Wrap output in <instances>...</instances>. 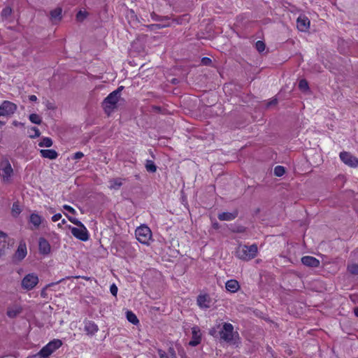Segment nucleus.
<instances>
[{"instance_id":"44","label":"nucleus","mask_w":358,"mask_h":358,"mask_svg":"<svg viewBox=\"0 0 358 358\" xmlns=\"http://www.w3.org/2000/svg\"><path fill=\"white\" fill-rule=\"evenodd\" d=\"M117 290H118L117 287L115 284H113L110 285V293L113 294V296H117Z\"/></svg>"},{"instance_id":"14","label":"nucleus","mask_w":358,"mask_h":358,"mask_svg":"<svg viewBox=\"0 0 358 358\" xmlns=\"http://www.w3.org/2000/svg\"><path fill=\"white\" fill-rule=\"evenodd\" d=\"M84 329L87 334L94 335L98 331L99 328L94 322L85 321Z\"/></svg>"},{"instance_id":"33","label":"nucleus","mask_w":358,"mask_h":358,"mask_svg":"<svg viewBox=\"0 0 358 358\" xmlns=\"http://www.w3.org/2000/svg\"><path fill=\"white\" fill-rule=\"evenodd\" d=\"M52 140L49 137H45L42 139V141L38 143L40 147H51L52 145Z\"/></svg>"},{"instance_id":"46","label":"nucleus","mask_w":358,"mask_h":358,"mask_svg":"<svg viewBox=\"0 0 358 358\" xmlns=\"http://www.w3.org/2000/svg\"><path fill=\"white\" fill-rule=\"evenodd\" d=\"M211 62V59L208 57H203L201 59L202 64L206 66L210 65Z\"/></svg>"},{"instance_id":"47","label":"nucleus","mask_w":358,"mask_h":358,"mask_svg":"<svg viewBox=\"0 0 358 358\" xmlns=\"http://www.w3.org/2000/svg\"><path fill=\"white\" fill-rule=\"evenodd\" d=\"M84 156V154L82 152H77L74 154L73 159H80Z\"/></svg>"},{"instance_id":"45","label":"nucleus","mask_w":358,"mask_h":358,"mask_svg":"<svg viewBox=\"0 0 358 358\" xmlns=\"http://www.w3.org/2000/svg\"><path fill=\"white\" fill-rule=\"evenodd\" d=\"M63 208H64V209L66 210L67 211H69V213H71L72 214H76V213L75 209L69 205H64L63 206Z\"/></svg>"},{"instance_id":"6","label":"nucleus","mask_w":358,"mask_h":358,"mask_svg":"<svg viewBox=\"0 0 358 358\" xmlns=\"http://www.w3.org/2000/svg\"><path fill=\"white\" fill-rule=\"evenodd\" d=\"M68 227L71 230V234L76 238L83 241H86L89 239L88 231L84 225L83 227H78V228L69 225Z\"/></svg>"},{"instance_id":"43","label":"nucleus","mask_w":358,"mask_h":358,"mask_svg":"<svg viewBox=\"0 0 358 358\" xmlns=\"http://www.w3.org/2000/svg\"><path fill=\"white\" fill-rule=\"evenodd\" d=\"M31 130L33 131L34 132V134L33 135H30L29 136L30 138H34L40 136L41 132L38 128L34 127L31 128Z\"/></svg>"},{"instance_id":"49","label":"nucleus","mask_w":358,"mask_h":358,"mask_svg":"<svg viewBox=\"0 0 358 358\" xmlns=\"http://www.w3.org/2000/svg\"><path fill=\"white\" fill-rule=\"evenodd\" d=\"M13 124L15 127H23L24 126V124L20 122H18L17 120H15L13 122Z\"/></svg>"},{"instance_id":"3","label":"nucleus","mask_w":358,"mask_h":358,"mask_svg":"<svg viewBox=\"0 0 358 358\" xmlns=\"http://www.w3.org/2000/svg\"><path fill=\"white\" fill-rule=\"evenodd\" d=\"M135 235L136 239L143 244H148L152 238L151 230L145 225L138 227L135 231Z\"/></svg>"},{"instance_id":"20","label":"nucleus","mask_w":358,"mask_h":358,"mask_svg":"<svg viewBox=\"0 0 358 358\" xmlns=\"http://www.w3.org/2000/svg\"><path fill=\"white\" fill-rule=\"evenodd\" d=\"M50 20L60 21L62 19V8L57 7L50 12Z\"/></svg>"},{"instance_id":"2","label":"nucleus","mask_w":358,"mask_h":358,"mask_svg":"<svg viewBox=\"0 0 358 358\" xmlns=\"http://www.w3.org/2000/svg\"><path fill=\"white\" fill-rule=\"evenodd\" d=\"M257 245L256 244H252L250 246L240 245L237 247L235 254L238 259L249 261L257 256Z\"/></svg>"},{"instance_id":"18","label":"nucleus","mask_w":358,"mask_h":358,"mask_svg":"<svg viewBox=\"0 0 358 358\" xmlns=\"http://www.w3.org/2000/svg\"><path fill=\"white\" fill-rule=\"evenodd\" d=\"M225 287L227 291L234 293L238 290L240 285L236 280H229L226 282Z\"/></svg>"},{"instance_id":"13","label":"nucleus","mask_w":358,"mask_h":358,"mask_svg":"<svg viewBox=\"0 0 358 358\" xmlns=\"http://www.w3.org/2000/svg\"><path fill=\"white\" fill-rule=\"evenodd\" d=\"M38 248L40 253L48 255L50 252V245L44 238H40L38 241Z\"/></svg>"},{"instance_id":"57","label":"nucleus","mask_w":358,"mask_h":358,"mask_svg":"<svg viewBox=\"0 0 358 358\" xmlns=\"http://www.w3.org/2000/svg\"><path fill=\"white\" fill-rule=\"evenodd\" d=\"M215 332H216V331H215V330H211V331H210V335H212V336H214V334H215Z\"/></svg>"},{"instance_id":"9","label":"nucleus","mask_w":358,"mask_h":358,"mask_svg":"<svg viewBox=\"0 0 358 358\" xmlns=\"http://www.w3.org/2000/svg\"><path fill=\"white\" fill-rule=\"evenodd\" d=\"M1 166L0 174L3 178V182H8L13 172L11 165L8 161H6L2 162Z\"/></svg>"},{"instance_id":"39","label":"nucleus","mask_w":358,"mask_h":358,"mask_svg":"<svg viewBox=\"0 0 358 358\" xmlns=\"http://www.w3.org/2000/svg\"><path fill=\"white\" fill-rule=\"evenodd\" d=\"M348 271L353 275H358V264H353L348 266Z\"/></svg>"},{"instance_id":"42","label":"nucleus","mask_w":358,"mask_h":358,"mask_svg":"<svg viewBox=\"0 0 358 358\" xmlns=\"http://www.w3.org/2000/svg\"><path fill=\"white\" fill-rule=\"evenodd\" d=\"M166 27V25H161V24H150L149 25L147 26L148 29L152 31V30H155V29H161V28H163V27Z\"/></svg>"},{"instance_id":"58","label":"nucleus","mask_w":358,"mask_h":358,"mask_svg":"<svg viewBox=\"0 0 358 358\" xmlns=\"http://www.w3.org/2000/svg\"><path fill=\"white\" fill-rule=\"evenodd\" d=\"M243 231H244V229L243 227H241V229L238 230L239 232H243Z\"/></svg>"},{"instance_id":"32","label":"nucleus","mask_w":358,"mask_h":358,"mask_svg":"<svg viewBox=\"0 0 358 358\" xmlns=\"http://www.w3.org/2000/svg\"><path fill=\"white\" fill-rule=\"evenodd\" d=\"M29 119L34 124H41L42 123L41 117L36 113L29 115Z\"/></svg>"},{"instance_id":"55","label":"nucleus","mask_w":358,"mask_h":358,"mask_svg":"<svg viewBox=\"0 0 358 358\" xmlns=\"http://www.w3.org/2000/svg\"><path fill=\"white\" fill-rule=\"evenodd\" d=\"M355 315L358 317V307L355 308L354 310Z\"/></svg>"},{"instance_id":"8","label":"nucleus","mask_w":358,"mask_h":358,"mask_svg":"<svg viewBox=\"0 0 358 358\" xmlns=\"http://www.w3.org/2000/svg\"><path fill=\"white\" fill-rule=\"evenodd\" d=\"M341 161L350 167H357L358 166V159L348 152H341L340 153Z\"/></svg>"},{"instance_id":"41","label":"nucleus","mask_w":358,"mask_h":358,"mask_svg":"<svg viewBox=\"0 0 358 358\" xmlns=\"http://www.w3.org/2000/svg\"><path fill=\"white\" fill-rule=\"evenodd\" d=\"M255 46H256L257 50L259 52H263L265 50V47H266L265 43L262 41H258L256 43Z\"/></svg>"},{"instance_id":"25","label":"nucleus","mask_w":358,"mask_h":358,"mask_svg":"<svg viewBox=\"0 0 358 358\" xmlns=\"http://www.w3.org/2000/svg\"><path fill=\"white\" fill-rule=\"evenodd\" d=\"M52 352L51 348H48V345H46L39 351L38 355L43 358H48Z\"/></svg>"},{"instance_id":"7","label":"nucleus","mask_w":358,"mask_h":358,"mask_svg":"<svg viewBox=\"0 0 358 358\" xmlns=\"http://www.w3.org/2000/svg\"><path fill=\"white\" fill-rule=\"evenodd\" d=\"M17 105L9 101H4L0 106V117L10 116L17 110Z\"/></svg>"},{"instance_id":"17","label":"nucleus","mask_w":358,"mask_h":358,"mask_svg":"<svg viewBox=\"0 0 358 358\" xmlns=\"http://www.w3.org/2000/svg\"><path fill=\"white\" fill-rule=\"evenodd\" d=\"M22 311V307H20V306H11V307H8V309H7V315L8 317H9L10 318H14L15 317H17L19 314H20Z\"/></svg>"},{"instance_id":"36","label":"nucleus","mask_w":358,"mask_h":358,"mask_svg":"<svg viewBox=\"0 0 358 358\" xmlns=\"http://www.w3.org/2000/svg\"><path fill=\"white\" fill-rule=\"evenodd\" d=\"M310 24H296V28L299 31L307 32L309 31Z\"/></svg>"},{"instance_id":"11","label":"nucleus","mask_w":358,"mask_h":358,"mask_svg":"<svg viewBox=\"0 0 358 358\" xmlns=\"http://www.w3.org/2000/svg\"><path fill=\"white\" fill-rule=\"evenodd\" d=\"M27 245L24 241H22L20 242L18 248L14 255V259L17 261L22 260L27 255Z\"/></svg>"},{"instance_id":"27","label":"nucleus","mask_w":358,"mask_h":358,"mask_svg":"<svg viewBox=\"0 0 358 358\" xmlns=\"http://www.w3.org/2000/svg\"><path fill=\"white\" fill-rule=\"evenodd\" d=\"M52 352L51 348H48V345H46L39 351L38 355L43 358H48Z\"/></svg>"},{"instance_id":"52","label":"nucleus","mask_w":358,"mask_h":358,"mask_svg":"<svg viewBox=\"0 0 358 358\" xmlns=\"http://www.w3.org/2000/svg\"><path fill=\"white\" fill-rule=\"evenodd\" d=\"M6 237H7V234L0 230V238H6Z\"/></svg>"},{"instance_id":"53","label":"nucleus","mask_w":358,"mask_h":358,"mask_svg":"<svg viewBox=\"0 0 358 358\" xmlns=\"http://www.w3.org/2000/svg\"><path fill=\"white\" fill-rule=\"evenodd\" d=\"M297 23H299V22H306V20H302L301 18V17H299L297 19H296V22Z\"/></svg>"},{"instance_id":"1","label":"nucleus","mask_w":358,"mask_h":358,"mask_svg":"<svg viewBox=\"0 0 358 358\" xmlns=\"http://www.w3.org/2000/svg\"><path fill=\"white\" fill-rule=\"evenodd\" d=\"M123 86L119 87L117 90L110 93L102 101L101 106L108 116L117 108L118 102L121 99V91L123 90Z\"/></svg>"},{"instance_id":"29","label":"nucleus","mask_w":358,"mask_h":358,"mask_svg":"<svg viewBox=\"0 0 358 358\" xmlns=\"http://www.w3.org/2000/svg\"><path fill=\"white\" fill-rule=\"evenodd\" d=\"M22 210L18 202L13 203L11 208L12 215L15 217H17L20 214Z\"/></svg>"},{"instance_id":"35","label":"nucleus","mask_w":358,"mask_h":358,"mask_svg":"<svg viewBox=\"0 0 358 358\" xmlns=\"http://www.w3.org/2000/svg\"><path fill=\"white\" fill-rule=\"evenodd\" d=\"M88 13L85 10H80L76 14V20L79 22H83L86 19L88 15Z\"/></svg>"},{"instance_id":"59","label":"nucleus","mask_w":358,"mask_h":358,"mask_svg":"<svg viewBox=\"0 0 358 358\" xmlns=\"http://www.w3.org/2000/svg\"><path fill=\"white\" fill-rule=\"evenodd\" d=\"M176 79H173V81H172V83H176Z\"/></svg>"},{"instance_id":"38","label":"nucleus","mask_w":358,"mask_h":358,"mask_svg":"<svg viewBox=\"0 0 358 358\" xmlns=\"http://www.w3.org/2000/svg\"><path fill=\"white\" fill-rule=\"evenodd\" d=\"M12 13V8L10 6H6L3 10H1V16L3 18H6L8 16H10Z\"/></svg>"},{"instance_id":"50","label":"nucleus","mask_w":358,"mask_h":358,"mask_svg":"<svg viewBox=\"0 0 358 358\" xmlns=\"http://www.w3.org/2000/svg\"><path fill=\"white\" fill-rule=\"evenodd\" d=\"M29 99L31 101H36L37 100V97L35 95H30L29 96Z\"/></svg>"},{"instance_id":"12","label":"nucleus","mask_w":358,"mask_h":358,"mask_svg":"<svg viewBox=\"0 0 358 358\" xmlns=\"http://www.w3.org/2000/svg\"><path fill=\"white\" fill-rule=\"evenodd\" d=\"M301 262L306 266L317 268L320 266V261L312 256H304L301 258Z\"/></svg>"},{"instance_id":"15","label":"nucleus","mask_w":358,"mask_h":358,"mask_svg":"<svg viewBox=\"0 0 358 358\" xmlns=\"http://www.w3.org/2000/svg\"><path fill=\"white\" fill-rule=\"evenodd\" d=\"M197 303L201 308H208L210 307V298L208 295H199L197 297Z\"/></svg>"},{"instance_id":"24","label":"nucleus","mask_w":358,"mask_h":358,"mask_svg":"<svg viewBox=\"0 0 358 358\" xmlns=\"http://www.w3.org/2000/svg\"><path fill=\"white\" fill-rule=\"evenodd\" d=\"M47 345H48V348H50L54 352L56 350L62 346V342L59 339H54L53 341L49 342Z\"/></svg>"},{"instance_id":"28","label":"nucleus","mask_w":358,"mask_h":358,"mask_svg":"<svg viewBox=\"0 0 358 358\" xmlns=\"http://www.w3.org/2000/svg\"><path fill=\"white\" fill-rule=\"evenodd\" d=\"M127 319L133 324H137L139 322L136 315L131 311L127 312Z\"/></svg>"},{"instance_id":"37","label":"nucleus","mask_w":358,"mask_h":358,"mask_svg":"<svg viewBox=\"0 0 358 358\" xmlns=\"http://www.w3.org/2000/svg\"><path fill=\"white\" fill-rule=\"evenodd\" d=\"M285 173V169L282 166H277L274 169V174L276 176L280 177Z\"/></svg>"},{"instance_id":"16","label":"nucleus","mask_w":358,"mask_h":358,"mask_svg":"<svg viewBox=\"0 0 358 358\" xmlns=\"http://www.w3.org/2000/svg\"><path fill=\"white\" fill-rule=\"evenodd\" d=\"M238 216V212L234 211L232 213L224 212L218 215V219L221 221H231L234 220Z\"/></svg>"},{"instance_id":"56","label":"nucleus","mask_w":358,"mask_h":358,"mask_svg":"<svg viewBox=\"0 0 358 358\" xmlns=\"http://www.w3.org/2000/svg\"><path fill=\"white\" fill-rule=\"evenodd\" d=\"M81 278H83V279H85V280H90V279H91V278H90V277H87V276H82Z\"/></svg>"},{"instance_id":"23","label":"nucleus","mask_w":358,"mask_h":358,"mask_svg":"<svg viewBox=\"0 0 358 358\" xmlns=\"http://www.w3.org/2000/svg\"><path fill=\"white\" fill-rule=\"evenodd\" d=\"M109 183L110 189H118L122 185V179L120 178L111 179L109 180Z\"/></svg>"},{"instance_id":"22","label":"nucleus","mask_w":358,"mask_h":358,"mask_svg":"<svg viewBox=\"0 0 358 358\" xmlns=\"http://www.w3.org/2000/svg\"><path fill=\"white\" fill-rule=\"evenodd\" d=\"M42 222L41 217L37 213H31L29 217V222L31 223L35 229H38Z\"/></svg>"},{"instance_id":"51","label":"nucleus","mask_w":358,"mask_h":358,"mask_svg":"<svg viewBox=\"0 0 358 358\" xmlns=\"http://www.w3.org/2000/svg\"><path fill=\"white\" fill-rule=\"evenodd\" d=\"M277 103H278V101H277V99H275L272 100L271 101H270V102L268 103V106H271V105H275V104H277Z\"/></svg>"},{"instance_id":"34","label":"nucleus","mask_w":358,"mask_h":358,"mask_svg":"<svg viewBox=\"0 0 358 358\" xmlns=\"http://www.w3.org/2000/svg\"><path fill=\"white\" fill-rule=\"evenodd\" d=\"M299 88L302 92H307L309 90L308 83L306 80L302 79L299 83Z\"/></svg>"},{"instance_id":"10","label":"nucleus","mask_w":358,"mask_h":358,"mask_svg":"<svg viewBox=\"0 0 358 358\" xmlns=\"http://www.w3.org/2000/svg\"><path fill=\"white\" fill-rule=\"evenodd\" d=\"M192 339L189 342V345L194 347L198 345L201 341V334L199 328L198 327H193L192 328Z\"/></svg>"},{"instance_id":"19","label":"nucleus","mask_w":358,"mask_h":358,"mask_svg":"<svg viewBox=\"0 0 358 358\" xmlns=\"http://www.w3.org/2000/svg\"><path fill=\"white\" fill-rule=\"evenodd\" d=\"M41 157L50 159H55L58 157V153L55 150H41Z\"/></svg>"},{"instance_id":"40","label":"nucleus","mask_w":358,"mask_h":358,"mask_svg":"<svg viewBox=\"0 0 358 358\" xmlns=\"http://www.w3.org/2000/svg\"><path fill=\"white\" fill-rule=\"evenodd\" d=\"M65 215L67 217L69 220L72 222L73 224H76L78 227H83V224L78 220L77 218L69 216L67 214L65 213Z\"/></svg>"},{"instance_id":"31","label":"nucleus","mask_w":358,"mask_h":358,"mask_svg":"<svg viewBox=\"0 0 358 358\" xmlns=\"http://www.w3.org/2000/svg\"><path fill=\"white\" fill-rule=\"evenodd\" d=\"M145 169L148 172L155 173L157 171V166L152 160H147L145 163Z\"/></svg>"},{"instance_id":"5","label":"nucleus","mask_w":358,"mask_h":358,"mask_svg":"<svg viewBox=\"0 0 358 358\" xmlns=\"http://www.w3.org/2000/svg\"><path fill=\"white\" fill-rule=\"evenodd\" d=\"M38 282V278L34 273L26 275L22 280V287L26 290H31Z\"/></svg>"},{"instance_id":"26","label":"nucleus","mask_w":358,"mask_h":358,"mask_svg":"<svg viewBox=\"0 0 358 358\" xmlns=\"http://www.w3.org/2000/svg\"><path fill=\"white\" fill-rule=\"evenodd\" d=\"M52 352L51 348H48V345H46L39 351L38 355L43 358H48Z\"/></svg>"},{"instance_id":"30","label":"nucleus","mask_w":358,"mask_h":358,"mask_svg":"<svg viewBox=\"0 0 358 358\" xmlns=\"http://www.w3.org/2000/svg\"><path fill=\"white\" fill-rule=\"evenodd\" d=\"M64 280V278H62L59 280H58L57 282H51L50 284H48L47 285H45V287H43L42 289V290L41 291V296L43 297V298H46L47 297V293H46V290L48 287H50L55 285H57L59 283H60L61 282H62L63 280Z\"/></svg>"},{"instance_id":"21","label":"nucleus","mask_w":358,"mask_h":358,"mask_svg":"<svg viewBox=\"0 0 358 358\" xmlns=\"http://www.w3.org/2000/svg\"><path fill=\"white\" fill-rule=\"evenodd\" d=\"M158 355L160 358H177L176 352L173 348H169L167 352L162 350H158Z\"/></svg>"},{"instance_id":"48","label":"nucleus","mask_w":358,"mask_h":358,"mask_svg":"<svg viewBox=\"0 0 358 358\" xmlns=\"http://www.w3.org/2000/svg\"><path fill=\"white\" fill-rule=\"evenodd\" d=\"M61 218H62V215L60 213H57V214L54 215L52 217V222H57V221L59 220Z\"/></svg>"},{"instance_id":"4","label":"nucleus","mask_w":358,"mask_h":358,"mask_svg":"<svg viewBox=\"0 0 358 358\" xmlns=\"http://www.w3.org/2000/svg\"><path fill=\"white\" fill-rule=\"evenodd\" d=\"M234 327L230 323L224 322L222 329L220 331V338L224 341L231 343L234 338Z\"/></svg>"},{"instance_id":"54","label":"nucleus","mask_w":358,"mask_h":358,"mask_svg":"<svg viewBox=\"0 0 358 358\" xmlns=\"http://www.w3.org/2000/svg\"><path fill=\"white\" fill-rule=\"evenodd\" d=\"M66 220H65L64 219H63V220H62L61 223H59V224H57V226H58L59 227H62V224H66Z\"/></svg>"}]
</instances>
